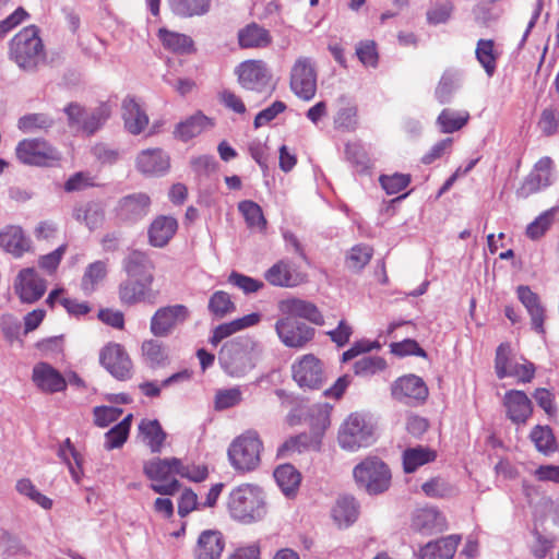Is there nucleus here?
Returning a JSON list of instances; mask_svg holds the SVG:
<instances>
[{"label":"nucleus","mask_w":559,"mask_h":559,"mask_svg":"<svg viewBox=\"0 0 559 559\" xmlns=\"http://www.w3.org/2000/svg\"><path fill=\"white\" fill-rule=\"evenodd\" d=\"M263 352V345L259 341L250 336H239L223 345L218 359L229 377L242 378L257 367Z\"/></svg>","instance_id":"f257e3e1"},{"label":"nucleus","mask_w":559,"mask_h":559,"mask_svg":"<svg viewBox=\"0 0 559 559\" xmlns=\"http://www.w3.org/2000/svg\"><path fill=\"white\" fill-rule=\"evenodd\" d=\"M9 58L26 72H36L46 63L45 46L37 26H26L13 36L9 43Z\"/></svg>","instance_id":"f03ea898"},{"label":"nucleus","mask_w":559,"mask_h":559,"mask_svg":"<svg viewBox=\"0 0 559 559\" xmlns=\"http://www.w3.org/2000/svg\"><path fill=\"white\" fill-rule=\"evenodd\" d=\"M227 509L242 523L260 521L267 512L264 492L257 485L242 484L229 492Z\"/></svg>","instance_id":"7ed1b4c3"},{"label":"nucleus","mask_w":559,"mask_h":559,"mask_svg":"<svg viewBox=\"0 0 559 559\" xmlns=\"http://www.w3.org/2000/svg\"><path fill=\"white\" fill-rule=\"evenodd\" d=\"M262 450L263 442L258 432L248 430L230 443L227 455L236 471L247 473L259 467Z\"/></svg>","instance_id":"20e7f679"},{"label":"nucleus","mask_w":559,"mask_h":559,"mask_svg":"<svg viewBox=\"0 0 559 559\" xmlns=\"http://www.w3.org/2000/svg\"><path fill=\"white\" fill-rule=\"evenodd\" d=\"M178 466H180V459L155 457L144 463L143 473L152 480L151 488L153 491L163 496H173L180 488V483L171 477V475L177 474Z\"/></svg>","instance_id":"39448f33"},{"label":"nucleus","mask_w":559,"mask_h":559,"mask_svg":"<svg viewBox=\"0 0 559 559\" xmlns=\"http://www.w3.org/2000/svg\"><path fill=\"white\" fill-rule=\"evenodd\" d=\"M353 474L358 487L369 495L382 493L391 484V472L388 465L377 457H368L356 465Z\"/></svg>","instance_id":"423d86ee"},{"label":"nucleus","mask_w":559,"mask_h":559,"mask_svg":"<svg viewBox=\"0 0 559 559\" xmlns=\"http://www.w3.org/2000/svg\"><path fill=\"white\" fill-rule=\"evenodd\" d=\"M373 441V427L358 414H350L338 432V443L343 449L357 450L368 447Z\"/></svg>","instance_id":"0eeeda50"},{"label":"nucleus","mask_w":559,"mask_h":559,"mask_svg":"<svg viewBox=\"0 0 559 559\" xmlns=\"http://www.w3.org/2000/svg\"><path fill=\"white\" fill-rule=\"evenodd\" d=\"M289 86L292 92L304 100H310L317 93V70L313 61L309 57H299L294 62Z\"/></svg>","instance_id":"6e6552de"},{"label":"nucleus","mask_w":559,"mask_h":559,"mask_svg":"<svg viewBox=\"0 0 559 559\" xmlns=\"http://www.w3.org/2000/svg\"><path fill=\"white\" fill-rule=\"evenodd\" d=\"M153 282V274H146L142 277H128L126 281H122L118 287V296L121 305L134 306L141 302L154 304L157 292L152 287Z\"/></svg>","instance_id":"1a4fd4ad"},{"label":"nucleus","mask_w":559,"mask_h":559,"mask_svg":"<svg viewBox=\"0 0 559 559\" xmlns=\"http://www.w3.org/2000/svg\"><path fill=\"white\" fill-rule=\"evenodd\" d=\"M292 372L293 379L302 389L319 390L326 380L323 362L312 354L295 361Z\"/></svg>","instance_id":"9d476101"},{"label":"nucleus","mask_w":559,"mask_h":559,"mask_svg":"<svg viewBox=\"0 0 559 559\" xmlns=\"http://www.w3.org/2000/svg\"><path fill=\"white\" fill-rule=\"evenodd\" d=\"M189 317L190 310L185 305L162 307L151 318V333L156 337H167L178 325L183 324Z\"/></svg>","instance_id":"9b49d317"},{"label":"nucleus","mask_w":559,"mask_h":559,"mask_svg":"<svg viewBox=\"0 0 559 559\" xmlns=\"http://www.w3.org/2000/svg\"><path fill=\"white\" fill-rule=\"evenodd\" d=\"M555 164L549 156L538 159L516 190V197L526 199L552 185Z\"/></svg>","instance_id":"f8f14e48"},{"label":"nucleus","mask_w":559,"mask_h":559,"mask_svg":"<svg viewBox=\"0 0 559 559\" xmlns=\"http://www.w3.org/2000/svg\"><path fill=\"white\" fill-rule=\"evenodd\" d=\"M16 158L25 165L45 166L58 159L57 151L45 140L24 139L15 147Z\"/></svg>","instance_id":"ddd939ff"},{"label":"nucleus","mask_w":559,"mask_h":559,"mask_svg":"<svg viewBox=\"0 0 559 559\" xmlns=\"http://www.w3.org/2000/svg\"><path fill=\"white\" fill-rule=\"evenodd\" d=\"M99 361L117 380L124 381L132 376V361L124 347L118 343L107 344L100 350Z\"/></svg>","instance_id":"4468645a"},{"label":"nucleus","mask_w":559,"mask_h":559,"mask_svg":"<svg viewBox=\"0 0 559 559\" xmlns=\"http://www.w3.org/2000/svg\"><path fill=\"white\" fill-rule=\"evenodd\" d=\"M392 397L407 405L424 403L428 397V388L420 377L406 374L391 385Z\"/></svg>","instance_id":"2eb2a0df"},{"label":"nucleus","mask_w":559,"mask_h":559,"mask_svg":"<svg viewBox=\"0 0 559 559\" xmlns=\"http://www.w3.org/2000/svg\"><path fill=\"white\" fill-rule=\"evenodd\" d=\"M237 74L240 85L250 91L263 92L266 90L271 73L262 60H247L239 64Z\"/></svg>","instance_id":"dca6fc26"},{"label":"nucleus","mask_w":559,"mask_h":559,"mask_svg":"<svg viewBox=\"0 0 559 559\" xmlns=\"http://www.w3.org/2000/svg\"><path fill=\"white\" fill-rule=\"evenodd\" d=\"M275 330L281 341L288 347L305 346L314 335V329L294 318L280 319Z\"/></svg>","instance_id":"f3484780"},{"label":"nucleus","mask_w":559,"mask_h":559,"mask_svg":"<svg viewBox=\"0 0 559 559\" xmlns=\"http://www.w3.org/2000/svg\"><path fill=\"white\" fill-rule=\"evenodd\" d=\"M32 381L40 392L46 394L63 392L67 389L64 377L46 361H39L33 367Z\"/></svg>","instance_id":"a211bd4d"},{"label":"nucleus","mask_w":559,"mask_h":559,"mask_svg":"<svg viewBox=\"0 0 559 559\" xmlns=\"http://www.w3.org/2000/svg\"><path fill=\"white\" fill-rule=\"evenodd\" d=\"M15 292L23 302L33 304L40 299L46 292V281L41 278L34 267L20 271Z\"/></svg>","instance_id":"6ab92c4d"},{"label":"nucleus","mask_w":559,"mask_h":559,"mask_svg":"<svg viewBox=\"0 0 559 559\" xmlns=\"http://www.w3.org/2000/svg\"><path fill=\"white\" fill-rule=\"evenodd\" d=\"M0 248L14 258H21L32 248L31 238L19 225H7L0 229Z\"/></svg>","instance_id":"aec40b11"},{"label":"nucleus","mask_w":559,"mask_h":559,"mask_svg":"<svg viewBox=\"0 0 559 559\" xmlns=\"http://www.w3.org/2000/svg\"><path fill=\"white\" fill-rule=\"evenodd\" d=\"M150 204V197L145 193L129 194L119 201L117 216L123 222H138L147 215Z\"/></svg>","instance_id":"412c9836"},{"label":"nucleus","mask_w":559,"mask_h":559,"mask_svg":"<svg viewBox=\"0 0 559 559\" xmlns=\"http://www.w3.org/2000/svg\"><path fill=\"white\" fill-rule=\"evenodd\" d=\"M503 405L507 408V416L515 424L525 423L532 415L533 406L528 396L519 390L506 392Z\"/></svg>","instance_id":"4be33fe9"},{"label":"nucleus","mask_w":559,"mask_h":559,"mask_svg":"<svg viewBox=\"0 0 559 559\" xmlns=\"http://www.w3.org/2000/svg\"><path fill=\"white\" fill-rule=\"evenodd\" d=\"M412 526L420 533L432 534L444 531L447 528V520L437 508L427 507L415 511Z\"/></svg>","instance_id":"5701e85b"},{"label":"nucleus","mask_w":559,"mask_h":559,"mask_svg":"<svg viewBox=\"0 0 559 559\" xmlns=\"http://www.w3.org/2000/svg\"><path fill=\"white\" fill-rule=\"evenodd\" d=\"M121 107L126 130L133 135L142 133L148 126V117L144 109L132 96H127Z\"/></svg>","instance_id":"b1692460"},{"label":"nucleus","mask_w":559,"mask_h":559,"mask_svg":"<svg viewBox=\"0 0 559 559\" xmlns=\"http://www.w3.org/2000/svg\"><path fill=\"white\" fill-rule=\"evenodd\" d=\"M460 540L459 535H449L429 542L419 549V559H452Z\"/></svg>","instance_id":"393cba45"},{"label":"nucleus","mask_w":559,"mask_h":559,"mask_svg":"<svg viewBox=\"0 0 559 559\" xmlns=\"http://www.w3.org/2000/svg\"><path fill=\"white\" fill-rule=\"evenodd\" d=\"M224 547L225 540L222 533L206 530L198 538L194 555L197 559H219Z\"/></svg>","instance_id":"a878e982"},{"label":"nucleus","mask_w":559,"mask_h":559,"mask_svg":"<svg viewBox=\"0 0 559 559\" xmlns=\"http://www.w3.org/2000/svg\"><path fill=\"white\" fill-rule=\"evenodd\" d=\"M280 307L282 312L286 314L285 318H294L296 320L297 318H304L314 324H323V317L312 302L298 298H290L283 300Z\"/></svg>","instance_id":"bb28decb"},{"label":"nucleus","mask_w":559,"mask_h":559,"mask_svg":"<svg viewBox=\"0 0 559 559\" xmlns=\"http://www.w3.org/2000/svg\"><path fill=\"white\" fill-rule=\"evenodd\" d=\"M264 277L271 285L278 287H295L304 281L301 274L285 260L272 265L265 272Z\"/></svg>","instance_id":"cd10ccee"},{"label":"nucleus","mask_w":559,"mask_h":559,"mask_svg":"<svg viewBox=\"0 0 559 559\" xmlns=\"http://www.w3.org/2000/svg\"><path fill=\"white\" fill-rule=\"evenodd\" d=\"M516 293L519 300L531 316L533 329L538 333H544L545 308L540 304L538 295L525 285H520Z\"/></svg>","instance_id":"c85d7f7f"},{"label":"nucleus","mask_w":559,"mask_h":559,"mask_svg":"<svg viewBox=\"0 0 559 559\" xmlns=\"http://www.w3.org/2000/svg\"><path fill=\"white\" fill-rule=\"evenodd\" d=\"M238 45L242 49H261L272 44L270 32L260 24L252 22L243 26L237 34Z\"/></svg>","instance_id":"c756f323"},{"label":"nucleus","mask_w":559,"mask_h":559,"mask_svg":"<svg viewBox=\"0 0 559 559\" xmlns=\"http://www.w3.org/2000/svg\"><path fill=\"white\" fill-rule=\"evenodd\" d=\"M138 169L147 175H162L169 168V157L160 148L142 151L136 158Z\"/></svg>","instance_id":"7c9ffc66"},{"label":"nucleus","mask_w":559,"mask_h":559,"mask_svg":"<svg viewBox=\"0 0 559 559\" xmlns=\"http://www.w3.org/2000/svg\"><path fill=\"white\" fill-rule=\"evenodd\" d=\"M178 228L177 221L171 216L156 217L148 228V241L153 247L163 248L174 237Z\"/></svg>","instance_id":"2f4dec72"},{"label":"nucleus","mask_w":559,"mask_h":559,"mask_svg":"<svg viewBox=\"0 0 559 559\" xmlns=\"http://www.w3.org/2000/svg\"><path fill=\"white\" fill-rule=\"evenodd\" d=\"M139 430L151 452L160 453L167 433L162 428L159 421L157 419H142Z\"/></svg>","instance_id":"473e14b6"},{"label":"nucleus","mask_w":559,"mask_h":559,"mask_svg":"<svg viewBox=\"0 0 559 559\" xmlns=\"http://www.w3.org/2000/svg\"><path fill=\"white\" fill-rule=\"evenodd\" d=\"M211 120L202 112H197L185 121L179 122L174 131L175 136L181 141H189L202 133L207 127H211Z\"/></svg>","instance_id":"72a5a7b5"},{"label":"nucleus","mask_w":559,"mask_h":559,"mask_svg":"<svg viewBox=\"0 0 559 559\" xmlns=\"http://www.w3.org/2000/svg\"><path fill=\"white\" fill-rule=\"evenodd\" d=\"M499 56L500 53L496 48L493 39L481 38L477 41L475 57L489 78H491L497 70Z\"/></svg>","instance_id":"f704fd0d"},{"label":"nucleus","mask_w":559,"mask_h":559,"mask_svg":"<svg viewBox=\"0 0 559 559\" xmlns=\"http://www.w3.org/2000/svg\"><path fill=\"white\" fill-rule=\"evenodd\" d=\"M437 452L428 447L417 445L403 452V468L405 473H414L418 467L433 462Z\"/></svg>","instance_id":"c9c22d12"},{"label":"nucleus","mask_w":559,"mask_h":559,"mask_svg":"<svg viewBox=\"0 0 559 559\" xmlns=\"http://www.w3.org/2000/svg\"><path fill=\"white\" fill-rule=\"evenodd\" d=\"M274 478L286 497L295 496L301 481L300 473L292 464L280 465L274 471Z\"/></svg>","instance_id":"e433bc0d"},{"label":"nucleus","mask_w":559,"mask_h":559,"mask_svg":"<svg viewBox=\"0 0 559 559\" xmlns=\"http://www.w3.org/2000/svg\"><path fill=\"white\" fill-rule=\"evenodd\" d=\"M154 264L150 257L142 251L133 250L123 260V270L129 277H142L153 274Z\"/></svg>","instance_id":"4c0bfd02"},{"label":"nucleus","mask_w":559,"mask_h":559,"mask_svg":"<svg viewBox=\"0 0 559 559\" xmlns=\"http://www.w3.org/2000/svg\"><path fill=\"white\" fill-rule=\"evenodd\" d=\"M73 217L78 222L85 224L90 230H94L104 222V210L96 202H87L74 209Z\"/></svg>","instance_id":"58836bf2"},{"label":"nucleus","mask_w":559,"mask_h":559,"mask_svg":"<svg viewBox=\"0 0 559 559\" xmlns=\"http://www.w3.org/2000/svg\"><path fill=\"white\" fill-rule=\"evenodd\" d=\"M144 362L152 369L164 367L168 364L167 348L156 340H147L142 344Z\"/></svg>","instance_id":"ea45409f"},{"label":"nucleus","mask_w":559,"mask_h":559,"mask_svg":"<svg viewBox=\"0 0 559 559\" xmlns=\"http://www.w3.org/2000/svg\"><path fill=\"white\" fill-rule=\"evenodd\" d=\"M332 516L340 526H348L357 520L358 506L353 497H343L337 500L332 510Z\"/></svg>","instance_id":"a19ab883"},{"label":"nucleus","mask_w":559,"mask_h":559,"mask_svg":"<svg viewBox=\"0 0 559 559\" xmlns=\"http://www.w3.org/2000/svg\"><path fill=\"white\" fill-rule=\"evenodd\" d=\"M469 120L468 111H456L450 108L443 109L438 116L437 122L443 133H453L462 129Z\"/></svg>","instance_id":"79ce46f5"},{"label":"nucleus","mask_w":559,"mask_h":559,"mask_svg":"<svg viewBox=\"0 0 559 559\" xmlns=\"http://www.w3.org/2000/svg\"><path fill=\"white\" fill-rule=\"evenodd\" d=\"M238 211L242 214L250 229L263 231L266 228V219L258 203L250 200L241 201L238 203Z\"/></svg>","instance_id":"37998d69"},{"label":"nucleus","mask_w":559,"mask_h":559,"mask_svg":"<svg viewBox=\"0 0 559 559\" xmlns=\"http://www.w3.org/2000/svg\"><path fill=\"white\" fill-rule=\"evenodd\" d=\"M107 276V264L104 261H95L87 265L82 276L81 288L85 294H92L96 286Z\"/></svg>","instance_id":"c03bdc74"},{"label":"nucleus","mask_w":559,"mask_h":559,"mask_svg":"<svg viewBox=\"0 0 559 559\" xmlns=\"http://www.w3.org/2000/svg\"><path fill=\"white\" fill-rule=\"evenodd\" d=\"M53 119L44 112H34L22 116L17 121V128L24 133L47 131L53 126Z\"/></svg>","instance_id":"a18cd8bd"},{"label":"nucleus","mask_w":559,"mask_h":559,"mask_svg":"<svg viewBox=\"0 0 559 559\" xmlns=\"http://www.w3.org/2000/svg\"><path fill=\"white\" fill-rule=\"evenodd\" d=\"M159 38L163 45L174 52L187 53L193 49V40L185 34L162 28L159 29Z\"/></svg>","instance_id":"49530a36"},{"label":"nucleus","mask_w":559,"mask_h":559,"mask_svg":"<svg viewBox=\"0 0 559 559\" xmlns=\"http://www.w3.org/2000/svg\"><path fill=\"white\" fill-rule=\"evenodd\" d=\"M207 308L212 316L222 319L233 313L236 310V305L228 293L217 290L210 297Z\"/></svg>","instance_id":"de8ad7c7"},{"label":"nucleus","mask_w":559,"mask_h":559,"mask_svg":"<svg viewBox=\"0 0 559 559\" xmlns=\"http://www.w3.org/2000/svg\"><path fill=\"white\" fill-rule=\"evenodd\" d=\"M173 11L180 16L205 14L210 9V0H170Z\"/></svg>","instance_id":"09e8293b"},{"label":"nucleus","mask_w":559,"mask_h":559,"mask_svg":"<svg viewBox=\"0 0 559 559\" xmlns=\"http://www.w3.org/2000/svg\"><path fill=\"white\" fill-rule=\"evenodd\" d=\"M421 490L430 498H450L457 493L456 487L441 477H435L424 483Z\"/></svg>","instance_id":"8fccbe9b"},{"label":"nucleus","mask_w":559,"mask_h":559,"mask_svg":"<svg viewBox=\"0 0 559 559\" xmlns=\"http://www.w3.org/2000/svg\"><path fill=\"white\" fill-rule=\"evenodd\" d=\"M457 86H459V74L454 71L447 70L442 74V76L436 87V92H435L436 98L438 99V102L440 104L449 103L452 97L453 92L457 88Z\"/></svg>","instance_id":"3c124183"},{"label":"nucleus","mask_w":559,"mask_h":559,"mask_svg":"<svg viewBox=\"0 0 559 559\" xmlns=\"http://www.w3.org/2000/svg\"><path fill=\"white\" fill-rule=\"evenodd\" d=\"M386 368V361L380 356H365L354 364V372L360 377H370Z\"/></svg>","instance_id":"603ef678"},{"label":"nucleus","mask_w":559,"mask_h":559,"mask_svg":"<svg viewBox=\"0 0 559 559\" xmlns=\"http://www.w3.org/2000/svg\"><path fill=\"white\" fill-rule=\"evenodd\" d=\"M531 439L539 452L548 454L557 449L556 440L549 427L536 426L531 432Z\"/></svg>","instance_id":"864d4df0"},{"label":"nucleus","mask_w":559,"mask_h":559,"mask_svg":"<svg viewBox=\"0 0 559 559\" xmlns=\"http://www.w3.org/2000/svg\"><path fill=\"white\" fill-rule=\"evenodd\" d=\"M109 116V106L103 104L95 108L90 115L84 116L82 129L88 134H93L105 123Z\"/></svg>","instance_id":"5fc2aeb1"},{"label":"nucleus","mask_w":559,"mask_h":559,"mask_svg":"<svg viewBox=\"0 0 559 559\" xmlns=\"http://www.w3.org/2000/svg\"><path fill=\"white\" fill-rule=\"evenodd\" d=\"M242 392L239 386L218 390L215 394L214 407L216 411H224L240 404Z\"/></svg>","instance_id":"6e6d98bb"},{"label":"nucleus","mask_w":559,"mask_h":559,"mask_svg":"<svg viewBox=\"0 0 559 559\" xmlns=\"http://www.w3.org/2000/svg\"><path fill=\"white\" fill-rule=\"evenodd\" d=\"M15 487L21 495L28 497L41 508L46 510L51 508L52 501L45 495L40 493L28 478L17 480Z\"/></svg>","instance_id":"4d7b16f0"},{"label":"nucleus","mask_w":559,"mask_h":559,"mask_svg":"<svg viewBox=\"0 0 559 559\" xmlns=\"http://www.w3.org/2000/svg\"><path fill=\"white\" fill-rule=\"evenodd\" d=\"M373 250L367 245H357L353 247L347 254V266L352 270L359 271L370 261Z\"/></svg>","instance_id":"13d9d810"},{"label":"nucleus","mask_w":559,"mask_h":559,"mask_svg":"<svg viewBox=\"0 0 559 559\" xmlns=\"http://www.w3.org/2000/svg\"><path fill=\"white\" fill-rule=\"evenodd\" d=\"M554 210H548L542 213L538 217L532 222L526 228V235L528 238L536 240L540 238L551 226L554 222Z\"/></svg>","instance_id":"bf43d9fd"},{"label":"nucleus","mask_w":559,"mask_h":559,"mask_svg":"<svg viewBox=\"0 0 559 559\" xmlns=\"http://www.w3.org/2000/svg\"><path fill=\"white\" fill-rule=\"evenodd\" d=\"M334 126L343 131H353L357 126L356 106H345L337 110L334 117Z\"/></svg>","instance_id":"052dcab7"},{"label":"nucleus","mask_w":559,"mask_h":559,"mask_svg":"<svg viewBox=\"0 0 559 559\" xmlns=\"http://www.w3.org/2000/svg\"><path fill=\"white\" fill-rule=\"evenodd\" d=\"M538 128L546 136H551L559 131V110L552 107L542 111Z\"/></svg>","instance_id":"680f3d73"},{"label":"nucleus","mask_w":559,"mask_h":559,"mask_svg":"<svg viewBox=\"0 0 559 559\" xmlns=\"http://www.w3.org/2000/svg\"><path fill=\"white\" fill-rule=\"evenodd\" d=\"M379 180L388 194H396L409 185L411 176L405 174L382 175Z\"/></svg>","instance_id":"e2e57ef3"},{"label":"nucleus","mask_w":559,"mask_h":559,"mask_svg":"<svg viewBox=\"0 0 559 559\" xmlns=\"http://www.w3.org/2000/svg\"><path fill=\"white\" fill-rule=\"evenodd\" d=\"M228 282L234 286L241 289L245 294L257 293L261 288H263V282L252 278L250 276L240 274L236 271H233L228 276Z\"/></svg>","instance_id":"0e129e2a"},{"label":"nucleus","mask_w":559,"mask_h":559,"mask_svg":"<svg viewBox=\"0 0 559 559\" xmlns=\"http://www.w3.org/2000/svg\"><path fill=\"white\" fill-rule=\"evenodd\" d=\"M345 154L347 159L357 168L358 171H364L369 168L370 160L364 147L357 143H349L346 145Z\"/></svg>","instance_id":"69168bd1"},{"label":"nucleus","mask_w":559,"mask_h":559,"mask_svg":"<svg viewBox=\"0 0 559 559\" xmlns=\"http://www.w3.org/2000/svg\"><path fill=\"white\" fill-rule=\"evenodd\" d=\"M93 414L94 424L98 427L105 428L119 419L122 415V409L112 406H96L93 409Z\"/></svg>","instance_id":"338daca9"},{"label":"nucleus","mask_w":559,"mask_h":559,"mask_svg":"<svg viewBox=\"0 0 559 559\" xmlns=\"http://www.w3.org/2000/svg\"><path fill=\"white\" fill-rule=\"evenodd\" d=\"M286 109V104L282 100H275L271 106L261 110L254 118L253 126L259 129L270 121L274 120Z\"/></svg>","instance_id":"774afa93"}]
</instances>
